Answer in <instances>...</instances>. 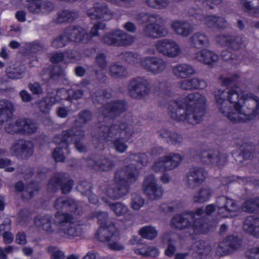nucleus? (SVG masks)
Returning a JSON list of instances; mask_svg holds the SVG:
<instances>
[{"label":"nucleus","mask_w":259,"mask_h":259,"mask_svg":"<svg viewBox=\"0 0 259 259\" xmlns=\"http://www.w3.org/2000/svg\"><path fill=\"white\" fill-rule=\"evenodd\" d=\"M119 56L121 59L124 60L125 62L134 65H136L139 63H140V60L142 59L141 58L140 56L137 53L127 52L122 53Z\"/></svg>","instance_id":"nucleus-49"},{"label":"nucleus","mask_w":259,"mask_h":259,"mask_svg":"<svg viewBox=\"0 0 259 259\" xmlns=\"http://www.w3.org/2000/svg\"><path fill=\"white\" fill-rule=\"evenodd\" d=\"M12 103L8 100H0V123L8 120L13 111Z\"/></svg>","instance_id":"nucleus-35"},{"label":"nucleus","mask_w":259,"mask_h":259,"mask_svg":"<svg viewBox=\"0 0 259 259\" xmlns=\"http://www.w3.org/2000/svg\"><path fill=\"white\" fill-rule=\"evenodd\" d=\"M194 58L196 60L205 64L210 65L216 62L219 56L213 52L208 50H202L194 55Z\"/></svg>","instance_id":"nucleus-31"},{"label":"nucleus","mask_w":259,"mask_h":259,"mask_svg":"<svg viewBox=\"0 0 259 259\" xmlns=\"http://www.w3.org/2000/svg\"><path fill=\"white\" fill-rule=\"evenodd\" d=\"M88 16L93 20H103L108 21L113 17L114 12L108 8L107 5H95L88 9Z\"/></svg>","instance_id":"nucleus-19"},{"label":"nucleus","mask_w":259,"mask_h":259,"mask_svg":"<svg viewBox=\"0 0 259 259\" xmlns=\"http://www.w3.org/2000/svg\"><path fill=\"white\" fill-rule=\"evenodd\" d=\"M151 90L150 81L144 77L131 79L127 86L130 96L134 99H142L149 95Z\"/></svg>","instance_id":"nucleus-11"},{"label":"nucleus","mask_w":259,"mask_h":259,"mask_svg":"<svg viewBox=\"0 0 259 259\" xmlns=\"http://www.w3.org/2000/svg\"><path fill=\"white\" fill-rule=\"evenodd\" d=\"M102 200L109 205L117 216L124 215L129 211L128 207L121 202L112 203L104 197L102 198Z\"/></svg>","instance_id":"nucleus-38"},{"label":"nucleus","mask_w":259,"mask_h":259,"mask_svg":"<svg viewBox=\"0 0 259 259\" xmlns=\"http://www.w3.org/2000/svg\"><path fill=\"white\" fill-rule=\"evenodd\" d=\"M96 235L99 240L103 242L118 240L119 239L118 232L114 225L111 223H109L107 226L100 227Z\"/></svg>","instance_id":"nucleus-22"},{"label":"nucleus","mask_w":259,"mask_h":259,"mask_svg":"<svg viewBox=\"0 0 259 259\" xmlns=\"http://www.w3.org/2000/svg\"><path fill=\"white\" fill-rule=\"evenodd\" d=\"M57 230L53 225V218L51 215H39L34 219L35 225L41 228L47 233H58L62 237L74 239L80 237L82 233L81 226L74 222L73 216L67 212L57 211L54 214Z\"/></svg>","instance_id":"nucleus-4"},{"label":"nucleus","mask_w":259,"mask_h":259,"mask_svg":"<svg viewBox=\"0 0 259 259\" xmlns=\"http://www.w3.org/2000/svg\"><path fill=\"white\" fill-rule=\"evenodd\" d=\"M92 188L90 183L86 181L81 182L77 187L78 191L83 195H89Z\"/></svg>","instance_id":"nucleus-64"},{"label":"nucleus","mask_w":259,"mask_h":259,"mask_svg":"<svg viewBox=\"0 0 259 259\" xmlns=\"http://www.w3.org/2000/svg\"><path fill=\"white\" fill-rule=\"evenodd\" d=\"M242 210L247 213H253L257 210V208L255 198H251L245 200L242 204Z\"/></svg>","instance_id":"nucleus-51"},{"label":"nucleus","mask_w":259,"mask_h":259,"mask_svg":"<svg viewBox=\"0 0 259 259\" xmlns=\"http://www.w3.org/2000/svg\"><path fill=\"white\" fill-rule=\"evenodd\" d=\"M109 74L113 78H117L127 76V72L124 66L114 63L110 66Z\"/></svg>","instance_id":"nucleus-43"},{"label":"nucleus","mask_w":259,"mask_h":259,"mask_svg":"<svg viewBox=\"0 0 259 259\" xmlns=\"http://www.w3.org/2000/svg\"><path fill=\"white\" fill-rule=\"evenodd\" d=\"M245 255L247 259H259V246L249 248L245 251Z\"/></svg>","instance_id":"nucleus-63"},{"label":"nucleus","mask_w":259,"mask_h":259,"mask_svg":"<svg viewBox=\"0 0 259 259\" xmlns=\"http://www.w3.org/2000/svg\"><path fill=\"white\" fill-rule=\"evenodd\" d=\"M241 4L245 11L259 14V0H241Z\"/></svg>","instance_id":"nucleus-42"},{"label":"nucleus","mask_w":259,"mask_h":259,"mask_svg":"<svg viewBox=\"0 0 259 259\" xmlns=\"http://www.w3.org/2000/svg\"><path fill=\"white\" fill-rule=\"evenodd\" d=\"M172 72L178 78H186L196 73L194 67L188 63H180L174 66Z\"/></svg>","instance_id":"nucleus-27"},{"label":"nucleus","mask_w":259,"mask_h":259,"mask_svg":"<svg viewBox=\"0 0 259 259\" xmlns=\"http://www.w3.org/2000/svg\"><path fill=\"white\" fill-rule=\"evenodd\" d=\"M144 204V200L137 193L131 194V207L134 210H139Z\"/></svg>","instance_id":"nucleus-55"},{"label":"nucleus","mask_w":259,"mask_h":259,"mask_svg":"<svg viewBox=\"0 0 259 259\" xmlns=\"http://www.w3.org/2000/svg\"><path fill=\"white\" fill-rule=\"evenodd\" d=\"M139 233L142 237L148 240H153L158 235V231L155 227L151 226L142 227L140 229Z\"/></svg>","instance_id":"nucleus-45"},{"label":"nucleus","mask_w":259,"mask_h":259,"mask_svg":"<svg viewBox=\"0 0 259 259\" xmlns=\"http://www.w3.org/2000/svg\"><path fill=\"white\" fill-rule=\"evenodd\" d=\"M64 32L69 42L85 43L89 41L88 33L79 26H70L64 30Z\"/></svg>","instance_id":"nucleus-21"},{"label":"nucleus","mask_w":259,"mask_h":259,"mask_svg":"<svg viewBox=\"0 0 259 259\" xmlns=\"http://www.w3.org/2000/svg\"><path fill=\"white\" fill-rule=\"evenodd\" d=\"M69 42V41L64 32L62 34L53 40L52 45L55 48H60L65 46Z\"/></svg>","instance_id":"nucleus-58"},{"label":"nucleus","mask_w":259,"mask_h":259,"mask_svg":"<svg viewBox=\"0 0 259 259\" xmlns=\"http://www.w3.org/2000/svg\"><path fill=\"white\" fill-rule=\"evenodd\" d=\"M10 151L14 156L26 158L33 154V145L30 141L20 139L13 143Z\"/></svg>","instance_id":"nucleus-20"},{"label":"nucleus","mask_w":259,"mask_h":259,"mask_svg":"<svg viewBox=\"0 0 259 259\" xmlns=\"http://www.w3.org/2000/svg\"><path fill=\"white\" fill-rule=\"evenodd\" d=\"M215 204L219 215L223 218L232 217V212L237 210V204L235 200L225 196L218 197Z\"/></svg>","instance_id":"nucleus-17"},{"label":"nucleus","mask_w":259,"mask_h":259,"mask_svg":"<svg viewBox=\"0 0 259 259\" xmlns=\"http://www.w3.org/2000/svg\"><path fill=\"white\" fill-rule=\"evenodd\" d=\"M135 40V37L122 30H119L118 47H125L131 45Z\"/></svg>","instance_id":"nucleus-50"},{"label":"nucleus","mask_w":259,"mask_h":259,"mask_svg":"<svg viewBox=\"0 0 259 259\" xmlns=\"http://www.w3.org/2000/svg\"><path fill=\"white\" fill-rule=\"evenodd\" d=\"M159 136L162 138L167 139V142L174 146H180L183 143V137L181 134L166 129L159 131Z\"/></svg>","instance_id":"nucleus-30"},{"label":"nucleus","mask_w":259,"mask_h":259,"mask_svg":"<svg viewBox=\"0 0 259 259\" xmlns=\"http://www.w3.org/2000/svg\"><path fill=\"white\" fill-rule=\"evenodd\" d=\"M232 250L233 248L231 247L229 236L219 243L217 248V251L223 254H226Z\"/></svg>","instance_id":"nucleus-57"},{"label":"nucleus","mask_w":259,"mask_h":259,"mask_svg":"<svg viewBox=\"0 0 259 259\" xmlns=\"http://www.w3.org/2000/svg\"><path fill=\"white\" fill-rule=\"evenodd\" d=\"M7 74L9 78L18 79L22 78L23 76V71L20 67H10L7 68Z\"/></svg>","instance_id":"nucleus-52"},{"label":"nucleus","mask_w":259,"mask_h":259,"mask_svg":"<svg viewBox=\"0 0 259 259\" xmlns=\"http://www.w3.org/2000/svg\"><path fill=\"white\" fill-rule=\"evenodd\" d=\"M138 132L133 122L122 120L110 126L101 125L92 133V137L100 143L111 142L118 153H124L128 148L125 143Z\"/></svg>","instance_id":"nucleus-3"},{"label":"nucleus","mask_w":259,"mask_h":259,"mask_svg":"<svg viewBox=\"0 0 259 259\" xmlns=\"http://www.w3.org/2000/svg\"><path fill=\"white\" fill-rule=\"evenodd\" d=\"M195 17L201 20L207 27L213 30L225 28L228 25V23L224 17L216 15H207L201 19L196 14Z\"/></svg>","instance_id":"nucleus-24"},{"label":"nucleus","mask_w":259,"mask_h":259,"mask_svg":"<svg viewBox=\"0 0 259 259\" xmlns=\"http://www.w3.org/2000/svg\"><path fill=\"white\" fill-rule=\"evenodd\" d=\"M155 47L159 54L169 58L177 57L181 53L179 45L171 39L158 40L155 42Z\"/></svg>","instance_id":"nucleus-15"},{"label":"nucleus","mask_w":259,"mask_h":259,"mask_svg":"<svg viewBox=\"0 0 259 259\" xmlns=\"http://www.w3.org/2000/svg\"><path fill=\"white\" fill-rule=\"evenodd\" d=\"M92 112L88 110L80 111L77 115V119L74 121L76 126L82 128V127L92 119Z\"/></svg>","instance_id":"nucleus-40"},{"label":"nucleus","mask_w":259,"mask_h":259,"mask_svg":"<svg viewBox=\"0 0 259 259\" xmlns=\"http://www.w3.org/2000/svg\"><path fill=\"white\" fill-rule=\"evenodd\" d=\"M21 132L24 134H32L36 132L38 128L37 124L29 119L20 120Z\"/></svg>","instance_id":"nucleus-41"},{"label":"nucleus","mask_w":259,"mask_h":259,"mask_svg":"<svg viewBox=\"0 0 259 259\" xmlns=\"http://www.w3.org/2000/svg\"><path fill=\"white\" fill-rule=\"evenodd\" d=\"M207 176V171L202 167L191 168L186 175V185L191 189L198 187L205 181Z\"/></svg>","instance_id":"nucleus-16"},{"label":"nucleus","mask_w":259,"mask_h":259,"mask_svg":"<svg viewBox=\"0 0 259 259\" xmlns=\"http://www.w3.org/2000/svg\"><path fill=\"white\" fill-rule=\"evenodd\" d=\"M78 17V13L76 11L64 10L58 13L55 21L57 23L72 22Z\"/></svg>","instance_id":"nucleus-37"},{"label":"nucleus","mask_w":259,"mask_h":259,"mask_svg":"<svg viewBox=\"0 0 259 259\" xmlns=\"http://www.w3.org/2000/svg\"><path fill=\"white\" fill-rule=\"evenodd\" d=\"M214 95L220 112L234 123L252 120L259 113V97L243 95L238 87L219 89Z\"/></svg>","instance_id":"nucleus-1"},{"label":"nucleus","mask_w":259,"mask_h":259,"mask_svg":"<svg viewBox=\"0 0 259 259\" xmlns=\"http://www.w3.org/2000/svg\"><path fill=\"white\" fill-rule=\"evenodd\" d=\"M104 43L109 46L118 47L119 40V30H115L107 33L102 38Z\"/></svg>","instance_id":"nucleus-44"},{"label":"nucleus","mask_w":259,"mask_h":259,"mask_svg":"<svg viewBox=\"0 0 259 259\" xmlns=\"http://www.w3.org/2000/svg\"><path fill=\"white\" fill-rule=\"evenodd\" d=\"M212 194V191L209 187H201L193 196V201L194 203H204L209 200Z\"/></svg>","instance_id":"nucleus-36"},{"label":"nucleus","mask_w":259,"mask_h":259,"mask_svg":"<svg viewBox=\"0 0 259 259\" xmlns=\"http://www.w3.org/2000/svg\"><path fill=\"white\" fill-rule=\"evenodd\" d=\"M20 119L15 122H10L5 127L6 131L9 134H14L17 132H21Z\"/></svg>","instance_id":"nucleus-61"},{"label":"nucleus","mask_w":259,"mask_h":259,"mask_svg":"<svg viewBox=\"0 0 259 259\" xmlns=\"http://www.w3.org/2000/svg\"><path fill=\"white\" fill-rule=\"evenodd\" d=\"M15 189L16 191L22 192V197L26 199L32 198L35 195L38 191V186L37 184L32 183L25 188L24 184L21 181L18 182L15 185Z\"/></svg>","instance_id":"nucleus-29"},{"label":"nucleus","mask_w":259,"mask_h":259,"mask_svg":"<svg viewBox=\"0 0 259 259\" xmlns=\"http://www.w3.org/2000/svg\"><path fill=\"white\" fill-rule=\"evenodd\" d=\"M183 160L180 154L170 153L158 158L153 164L151 169L155 172H162L160 180L163 184L168 183L171 180L170 176L165 171L172 170L179 166Z\"/></svg>","instance_id":"nucleus-8"},{"label":"nucleus","mask_w":259,"mask_h":259,"mask_svg":"<svg viewBox=\"0 0 259 259\" xmlns=\"http://www.w3.org/2000/svg\"><path fill=\"white\" fill-rule=\"evenodd\" d=\"M145 4L149 7L156 9L162 10L166 8L169 5V0H147Z\"/></svg>","instance_id":"nucleus-48"},{"label":"nucleus","mask_w":259,"mask_h":259,"mask_svg":"<svg viewBox=\"0 0 259 259\" xmlns=\"http://www.w3.org/2000/svg\"><path fill=\"white\" fill-rule=\"evenodd\" d=\"M88 164L98 171H109L115 166L114 161L104 156L97 157L95 159H89Z\"/></svg>","instance_id":"nucleus-23"},{"label":"nucleus","mask_w":259,"mask_h":259,"mask_svg":"<svg viewBox=\"0 0 259 259\" xmlns=\"http://www.w3.org/2000/svg\"><path fill=\"white\" fill-rule=\"evenodd\" d=\"M229 40L227 47L236 51L243 48L247 44V39L243 35H231Z\"/></svg>","instance_id":"nucleus-39"},{"label":"nucleus","mask_w":259,"mask_h":259,"mask_svg":"<svg viewBox=\"0 0 259 259\" xmlns=\"http://www.w3.org/2000/svg\"><path fill=\"white\" fill-rule=\"evenodd\" d=\"M85 131L81 128L71 127L63 131L61 134L55 136L53 142L56 144H62V148H67L70 143L74 142L76 149L80 152L87 151V146L83 143Z\"/></svg>","instance_id":"nucleus-9"},{"label":"nucleus","mask_w":259,"mask_h":259,"mask_svg":"<svg viewBox=\"0 0 259 259\" xmlns=\"http://www.w3.org/2000/svg\"><path fill=\"white\" fill-rule=\"evenodd\" d=\"M242 228L246 233L259 238V217H246L243 221Z\"/></svg>","instance_id":"nucleus-25"},{"label":"nucleus","mask_w":259,"mask_h":259,"mask_svg":"<svg viewBox=\"0 0 259 259\" xmlns=\"http://www.w3.org/2000/svg\"><path fill=\"white\" fill-rule=\"evenodd\" d=\"M205 100L203 96L195 93L170 101L167 106L168 114L177 122L197 124L202 120L205 114Z\"/></svg>","instance_id":"nucleus-2"},{"label":"nucleus","mask_w":259,"mask_h":259,"mask_svg":"<svg viewBox=\"0 0 259 259\" xmlns=\"http://www.w3.org/2000/svg\"><path fill=\"white\" fill-rule=\"evenodd\" d=\"M158 20L154 19L153 22H148L144 26L142 34L148 38L156 39L166 36L169 31L164 26L166 22L165 19L161 15L158 14Z\"/></svg>","instance_id":"nucleus-10"},{"label":"nucleus","mask_w":259,"mask_h":259,"mask_svg":"<svg viewBox=\"0 0 259 259\" xmlns=\"http://www.w3.org/2000/svg\"><path fill=\"white\" fill-rule=\"evenodd\" d=\"M180 87L185 90L203 89L207 86L206 81L198 78L183 80L179 82Z\"/></svg>","instance_id":"nucleus-32"},{"label":"nucleus","mask_w":259,"mask_h":259,"mask_svg":"<svg viewBox=\"0 0 259 259\" xmlns=\"http://www.w3.org/2000/svg\"><path fill=\"white\" fill-rule=\"evenodd\" d=\"M255 152L254 145L245 143L241 146V153L245 159H249L253 157Z\"/></svg>","instance_id":"nucleus-53"},{"label":"nucleus","mask_w":259,"mask_h":259,"mask_svg":"<svg viewBox=\"0 0 259 259\" xmlns=\"http://www.w3.org/2000/svg\"><path fill=\"white\" fill-rule=\"evenodd\" d=\"M222 58L225 61L236 65L240 63L241 58L236 53H233L228 50H224L221 53Z\"/></svg>","instance_id":"nucleus-47"},{"label":"nucleus","mask_w":259,"mask_h":259,"mask_svg":"<svg viewBox=\"0 0 259 259\" xmlns=\"http://www.w3.org/2000/svg\"><path fill=\"white\" fill-rule=\"evenodd\" d=\"M48 252L51 254V259H64V253L54 246H49L47 248Z\"/></svg>","instance_id":"nucleus-60"},{"label":"nucleus","mask_w":259,"mask_h":259,"mask_svg":"<svg viewBox=\"0 0 259 259\" xmlns=\"http://www.w3.org/2000/svg\"><path fill=\"white\" fill-rule=\"evenodd\" d=\"M140 65L150 73L157 75L165 70L167 67V63L161 58L148 56L142 58L140 60Z\"/></svg>","instance_id":"nucleus-14"},{"label":"nucleus","mask_w":259,"mask_h":259,"mask_svg":"<svg viewBox=\"0 0 259 259\" xmlns=\"http://www.w3.org/2000/svg\"><path fill=\"white\" fill-rule=\"evenodd\" d=\"M171 27L177 34L183 37L188 36L193 29L192 26L189 22L183 21H173L171 24Z\"/></svg>","instance_id":"nucleus-33"},{"label":"nucleus","mask_w":259,"mask_h":259,"mask_svg":"<svg viewBox=\"0 0 259 259\" xmlns=\"http://www.w3.org/2000/svg\"><path fill=\"white\" fill-rule=\"evenodd\" d=\"M139 171L133 164H130L117 169L114 173L115 184H105V194L110 198L118 199L129 192V186L138 179Z\"/></svg>","instance_id":"nucleus-5"},{"label":"nucleus","mask_w":259,"mask_h":259,"mask_svg":"<svg viewBox=\"0 0 259 259\" xmlns=\"http://www.w3.org/2000/svg\"><path fill=\"white\" fill-rule=\"evenodd\" d=\"M199 158L203 163L222 167L227 162L228 155L218 149H207L200 152Z\"/></svg>","instance_id":"nucleus-12"},{"label":"nucleus","mask_w":259,"mask_h":259,"mask_svg":"<svg viewBox=\"0 0 259 259\" xmlns=\"http://www.w3.org/2000/svg\"><path fill=\"white\" fill-rule=\"evenodd\" d=\"M189 43L192 48L201 49L209 46L210 39L205 33L196 32L189 37Z\"/></svg>","instance_id":"nucleus-26"},{"label":"nucleus","mask_w":259,"mask_h":259,"mask_svg":"<svg viewBox=\"0 0 259 259\" xmlns=\"http://www.w3.org/2000/svg\"><path fill=\"white\" fill-rule=\"evenodd\" d=\"M111 94L106 89H99L92 96L93 102L102 104L100 108V114L105 117L114 118L124 112L127 106L123 101H114L106 103V100L111 98Z\"/></svg>","instance_id":"nucleus-7"},{"label":"nucleus","mask_w":259,"mask_h":259,"mask_svg":"<svg viewBox=\"0 0 259 259\" xmlns=\"http://www.w3.org/2000/svg\"><path fill=\"white\" fill-rule=\"evenodd\" d=\"M211 247L207 243L200 240L193 244L191 254L194 258L199 259L209 253Z\"/></svg>","instance_id":"nucleus-34"},{"label":"nucleus","mask_w":259,"mask_h":259,"mask_svg":"<svg viewBox=\"0 0 259 259\" xmlns=\"http://www.w3.org/2000/svg\"><path fill=\"white\" fill-rule=\"evenodd\" d=\"M57 145H59V146L54 149V152L52 154L53 157L57 162H62L65 159V156L62 151V149H65L67 151V153H69V150H68V148H67V149L62 148L63 145L61 144Z\"/></svg>","instance_id":"nucleus-59"},{"label":"nucleus","mask_w":259,"mask_h":259,"mask_svg":"<svg viewBox=\"0 0 259 259\" xmlns=\"http://www.w3.org/2000/svg\"><path fill=\"white\" fill-rule=\"evenodd\" d=\"M54 206L58 211L60 212L64 210L75 212L78 208L77 203L73 199L63 197L56 199L54 201Z\"/></svg>","instance_id":"nucleus-28"},{"label":"nucleus","mask_w":259,"mask_h":259,"mask_svg":"<svg viewBox=\"0 0 259 259\" xmlns=\"http://www.w3.org/2000/svg\"><path fill=\"white\" fill-rule=\"evenodd\" d=\"M240 77L237 73L227 76L222 75L219 78L220 82L224 86H228L235 83Z\"/></svg>","instance_id":"nucleus-56"},{"label":"nucleus","mask_w":259,"mask_h":259,"mask_svg":"<svg viewBox=\"0 0 259 259\" xmlns=\"http://www.w3.org/2000/svg\"><path fill=\"white\" fill-rule=\"evenodd\" d=\"M144 192L152 200L160 198L163 194V189L156 183V180L152 175L147 176L143 183Z\"/></svg>","instance_id":"nucleus-18"},{"label":"nucleus","mask_w":259,"mask_h":259,"mask_svg":"<svg viewBox=\"0 0 259 259\" xmlns=\"http://www.w3.org/2000/svg\"><path fill=\"white\" fill-rule=\"evenodd\" d=\"M158 14L144 12H140L135 15V19L137 21L145 22L146 24L148 22H153L154 19L158 20Z\"/></svg>","instance_id":"nucleus-46"},{"label":"nucleus","mask_w":259,"mask_h":259,"mask_svg":"<svg viewBox=\"0 0 259 259\" xmlns=\"http://www.w3.org/2000/svg\"><path fill=\"white\" fill-rule=\"evenodd\" d=\"M127 159L130 160H134L142 166H146L148 163V158L145 153L131 154Z\"/></svg>","instance_id":"nucleus-54"},{"label":"nucleus","mask_w":259,"mask_h":259,"mask_svg":"<svg viewBox=\"0 0 259 259\" xmlns=\"http://www.w3.org/2000/svg\"><path fill=\"white\" fill-rule=\"evenodd\" d=\"M73 181L64 173H57L51 178L48 185V189L50 191H55L59 187H61L62 193L66 194L72 190Z\"/></svg>","instance_id":"nucleus-13"},{"label":"nucleus","mask_w":259,"mask_h":259,"mask_svg":"<svg viewBox=\"0 0 259 259\" xmlns=\"http://www.w3.org/2000/svg\"><path fill=\"white\" fill-rule=\"evenodd\" d=\"M202 208H199L195 211L177 214L170 221V226L174 229L184 230L192 227L196 234H203L208 230L207 224L203 221Z\"/></svg>","instance_id":"nucleus-6"},{"label":"nucleus","mask_w":259,"mask_h":259,"mask_svg":"<svg viewBox=\"0 0 259 259\" xmlns=\"http://www.w3.org/2000/svg\"><path fill=\"white\" fill-rule=\"evenodd\" d=\"M108 62L106 60V57L105 54L100 53L96 57V65L101 69H106Z\"/></svg>","instance_id":"nucleus-62"}]
</instances>
